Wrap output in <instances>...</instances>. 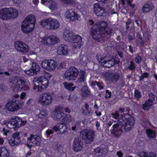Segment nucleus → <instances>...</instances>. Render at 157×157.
Masks as SVG:
<instances>
[{
  "mask_svg": "<svg viewBox=\"0 0 157 157\" xmlns=\"http://www.w3.org/2000/svg\"><path fill=\"white\" fill-rule=\"evenodd\" d=\"M79 73L78 70L72 67L67 70L64 73V78L68 81H74L77 78Z\"/></svg>",
  "mask_w": 157,
  "mask_h": 157,
  "instance_id": "nucleus-9",
  "label": "nucleus"
},
{
  "mask_svg": "<svg viewBox=\"0 0 157 157\" xmlns=\"http://www.w3.org/2000/svg\"><path fill=\"white\" fill-rule=\"evenodd\" d=\"M108 23H107L105 21H100L98 24V25L97 27L98 29L100 30L101 31L105 32H106L105 31L106 28L107 27Z\"/></svg>",
  "mask_w": 157,
  "mask_h": 157,
  "instance_id": "nucleus-28",
  "label": "nucleus"
},
{
  "mask_svg": "<svg viewBox=\"0 0 157 157\" xmlns=\"http://www.w3.org/2000/svg\"><path fill=\"white\" fill-rule=\"evenodd\" d=\"M135 68V66L134 63L131 61L130 64L128 66V68L131 70H132Z\"/></svg>",
  "mask_w": 157,
  "mask_h": 157,
  "instance_id": "nucleus-42",
  "label": "nucleus"
},
{
  "mask_svg": "<svg viewBox=\"0 0 157 157\" xmlns=\"http://www.w3.org/2000/svg\"><path fill=\"white\" fill-rule=\"evenodd\" d=\"M146 132L148 137L151 138H154L156 137V132L150 129H147Z\"/></svg>",
  "mask_w": 157,
  "mask_h": 157,
  "instance_id": "nucleus-33",
  "label": "nucleus"
},
{
  "mask_svg": "<svg viewBox=\"0 0 157 157\" xmlns=\"http://www.w3.org/2000/svg\"><path fill=\"white\" fill-rule=\"evenodd\" d=\"M105 78L110 82H117L119 77L118 73H113V71H108L103 73Z\"/></svg>",
  "mask_w": 157,
  "mask_h": 157,
  "instance_id": "nucleus-16",
  "label": "nucleus"
},
{
  "mask_svg": "<svg viewBox=\"0 0 157 157\" xmlns=\"http://www.w3.org/2000/svg\"><path fill=\"white\" fill-rule=\"evenodd\" d=\"M18 68L17 67H12L9 70V71H10L13 73H17L18 72Z\"/></svg>",
  "mask_w": 157,
  "mask_h": 157,
  "instance_id": "nucleus-45",
  "label": "nucleus"
},
{
  "mask_svg": "<svg viewBox=\"0 0 157 157\" xmlns=\"http://www.w3.org/2000/svg\"><path fill=\"white\" fill-rule=\"evenodd\" d=\"M52 100V97L49 92L42 93L39 97V102L43 106H47L50 105Z\"/></svg>",
  "mask_w": 157,
  "mask_h": 157,
  "instance_id": "nucleus-10",
  "label": "nucleus"
},
{
  "mask_svg": "<svg viewBox=\"0 0 157 157\" xmlns=\"http://www.w3.org/2000/svg\"><path fill=\"white\" fill-rule=\"evenodd\" d=\"M41 138L39 136L31 134L30 137L27 138V143L31 147L39 146L40 144Z\"/></svg>",
  "mask_w": 157,
  "mask_h": 157,
  "instance_id": "nucleus-15",
  "label": "nucleus"
},
{
  "mask_svg": "<svg viewBox=\"0 0 157 157\" xmlns=\"http://www.w3.org/2000/svg\"><path fill=\"white\" fill-rule=\"evenodd\" d=\"M31 69H30L25 71V72L28 75H35L34 74V72L32 71H31Z\"/></svg>",
  "mask_w": 157,
  "mask_h": 157,
  "instance_id": "nucleus-46",
  "label": "nucleus"
},
{
  "mask_svg": "<svg viewBox=\"0 0 157 157\" xmlns=\"http://www.w3.org/2000/svg\"><path fill=\"white\" fill-rule=\"evenodd\" d=\"M7 76H10L11 74L8 71H5L4 72L0 71V78H3L4 77V75Z\"/></svg>",
  "mask_w": 157,
  "mask_h": 157,
  "instance_id": "nucleus-40",
  "label": "nucleus"
},
{
  "mask_svg": "<svg viewBox=\"0 0 157 157\" xmlns=\"http://www.w3.org/2000/svg\"><path fill=\"white\" fill-rule=\"evenodd\" d=\"M154 6L152 3L147 2L144 5L142 8V10L144 12H147L152 10Z\"/></svg>",
  "mask_w": 157,
  "mask_h": 157,
  "instance_id": "nucleus-27",
  "label": "nucleus"
},
{
  "mask_svg": "<svg viewBox=\"0 0 157 157\" xmlns=\"http://www.w3.org/2000/svg\"><path fill=\"white\" fill-rule=\"evenodd\" d=\"M149 97L151 98L152 99V100L153 101L155 99V96L153 93H150L149 95Z\"/></svg>",
  "mask_w": 157,
  "mask_h": 157,
  "instance_id": "nucleus-58",
  "label": "nucleus"
},
{
  "mask_svg": "<svg viewBox=\"0 0 157 157\" xmlns=\"http://www.w3.org/2000/svg\"><path fill=\"white\" fill-rule=\"evenodd\" d=\"M48 7L52 10H55L57 8V5L56 3L54 1L50 0L48 2Z\"/></svg>",
  "mask_w": 157,
  "mask_h": 157,
  "instance_id": "nucleus-38",
  "label": "nucleus"
},
{
  "mask_svg": "<svg viewBox=\"0 0 157 157\" xmlns=\"http://www.w3.org/2000/svg\"><path fill=\"white\" fill-rule=\"evenodd\" d=\"M115 122L111 132L115 136L118 137L121 134L123 127L125 131H129L133 127L135 121L134 117L127 113L124 114L121 118Z\"/></svg>",
  "mask_w": 157,
  "mask_h": 157,
  "instance_id": "nucleus-1",
  "label": "nucleus"
},
{
  "mask_svg": "<svg viewBox=\"0 0 157 157\" xmlns=\"http://www.w3.org/2000/svg\"><path fill=\"white\" fill-rule=\"evenodd\" d=\"M42 67L50 71H53L56 67V63L53 59L45 60L41 62Z\"/></svg>",
  "mask_w": 157,
  "mask_h": 157,
  "instance_id": "nucleus-14",
  "label": "nucleus"
},
{
  "mask_svg": "<svg viewBox=\"0 0 157 157\" xmlns=\"http://www.w3.org/2000/svg\"><path fill=\"white\" fill-rule=\"evenodd\" d=\"M149 74L147 72H145L140 77V80H143L144 78H147Z\"/></svg>",
  "mask_w": 157,
  "mask_h": 157,
  "instance_id": "nucleus-43",
  "label": "nucleus"
},
{
  "mask_svg": "<svg viewBox=\"0 0 157 157\" xmlns=\"http://www.w3.org/2000/svg\"><path fill=\"white\" fill-rule=\"evenodd\" d=\"M40 24L44 28L51 30L57 29L60 25L58 20L51 17L42 20L40 22Z\"/></svg>",
  "mask_w": 157,
  "mask_h": 157,
  "instance_id": "nucleus-7",
  "label": "nucleus"
},
{
  "mask_svg": "<svg viewBox=\"0 0 157 157\" xmlns=\"http://www.w3.org/2000/svg\"><path fill=\"white\" fill-rule=\"evenodd\" d=\"M86 78L85 72L84 71H80L79 78H78V81L80 82H83L85 80Z\"/></svg>",
  "mask_w": 157,
  "mask_h": 157,
  "instance_id": "nucleus-34",
  "label": "nucleus"
},
{
  "mask_svg": "<svg viewBox=\"0 0 157 157\" xmlns=\"http://www.w3.org/2000/svg\"><path fill=\"white\" fill-rule=\"evenodd\" d=\"M47 136H49L51 134L53 133V131L51 129H48L46 132Z\"/></svg>",
  "mask_w": 157,
  "mask_h": 157,
  "instance_id": "nucleus-51",
  "label": "nucleus"
},
{
  "mask_svg": "<svg viewBox=\"0 0 157 157\" xmlns=\"http://www.w3.org/2000/svg\"><path fill=\"white\" fill-rule=\"evenodd\" d=\"M97 86L100 90L103 89V83L102 82H98V84H97Z\"/></svg>",
  "mask_w": 157,
  "mask_h": 157,
  "instance_id": "nucleus-52",
  "label": "nucleus"
},
{
  "mask_svg": "<svg viewBox=\"0 0 157 157\" xmlns=\"http://www.w3.org/2000/svg\"><path fill=\"white\" fill-rule=\"evenodd\" d=\"M26 123V121H23L21 118L17 117H14L11 119L7 126L10 128H12L13 127L19 128L22 125H24Z\"/></svg>",
  "mask_w": 157,
  "mask_h": 157,
  "instance_id": "nucleus-12",
  "label": "nucleus"
},
{
  "mask_svg": "<svg viewBox=\"0 0 157 157\" xmlns=\"http://www.w3.org/2000/svg\"><path fill=\"white\" fill-rule=\"evenodd\" d=\"M50 0H41V3L43 4L46 5L48 6V2H49Z\"/></svg>",
  "mask_w": 157,
  "mask_h": 157,
  "instance_id": "nucleus-54",
  "label": "nucleus"
},
{
  "mask_svg": "<svg viewBox=\"0 0 157 157\" xmlns=\"http://www.w3.org/2000/svg\"><path fill=\"white\" fill-rule=\"evenodd\" d=\"M63 37L66 41H71L73 37V33L70 30H64L63 33Z\"/></svg>",
  "mask_w": 157,
  "mask_h": 157,
  "instance_id": "nucleus-25",
  "label": "nucleus"
},
{
  "mask_svg": "<svg viewBox=\"0 0 157 157\" xmlns=\"http://www.w3.org/2000/svg\"><path fill=\"white\" fill-rule=\"evenodd\" d=\"M33 83L35 90H38L45 89L48 84V80L44 76L34 78L33 80Z\"/></svg>",
  "mask_w": 157,
  "mask_h": 157,
  "instance_id": "nucleus-6",
  "label": "nucleus"
},
{
  "mask_svg": "<svg viewBox=\"0 0 157 157\" xmlns=\"http://www.w3.org/2000/svg\"><path fill=\"white\" fill-rule=\"evenodd\" d=\"M68 132V128L67 126L65 127V128L64 129L63 131L61 133V134H67Z\"/></svg>",
  "mask_w": 157,
  "mask_h": 157,
  "instance_id": "nucleus-53",
  "label": "nucleus"
},
{
  "mask_svg": "<svg viewBox=\"0 0 157 157\" xmlns=\"http://www.w3.org/2000/svg\"><path fill=\"white\" fill-rule=\"evenodd\" d=\"M105 93L106 95H105V98H110L111 97V92L109 91L108 90H105Z\"/></svg>",
  "mask_w": 157,
  "mask_h": 157,
  "instance_id": "nucleus-47",
  "label": "nucleus"
},
{
  "mask_svg": "<svg viewBox=\"0 0 157 157\" xmlns=\"http://www.w3.org/2000/svg\"><path fill=\"white\" fill-rule=\"evenodd\" d=\"M36 19L34 15L31 14L27 16L25 18V21H26L30 24H32L34 26Z\"/></svg>",
  "mask_w": 157,
  "mask_h": 157,
  "instance_id": "nucleus-30",
  "label": "nucleus"
},
{
  "mask_svg": "<svg viewBox=\"0 0 157 157\" xmlns=\"http://www.w3.org/2000/svg\"><path fill=\"white\" fill-rule=\"evenodd\" d=\"M90 92L88 90V87L86 86H83L82 88L81 95L83 97H86L90 94Z\"/></svg>",
  "mask_w": 157,
  "mask_h": 157,
  "instance_id": "nucleus-31",
  "label": "nucleus"
},
{
  "mask_svg": "<svg viewBox=\"0 0 157 157\" xmlns=\"http://www.w3.org/2000/svg\"><path fill=\"white\" fill-rule=\"evenodd\" d=\"M19 132H18L14 133L12 138H20L19 137Z\"/></svg>",
  "mask_w": 157,
  "mask_h": 157,
  "instance_id": "nucleus-48",
  "label": "nucleus"
},
{
  "mask_svg": "<svg viewBox=\"0 0 157 157\" xmlns=\"http://www.w3.org/2000/svg\"><path fill=\"white\" fill-rule=\"evenodd\" d=\"M42 42L47 46H52L59 41V39L55 36L43 37Z\"/></svg>",
  "mask_w": 157,
  "mask_h": 157,
  "instance_id": "nucleus-18",
  "label": "nucleus"
},
{
  "mask_svg": "<svg viewBox=\"0 0 157 157\" xmlns=\"http://www.w3.org/2000/svg\"><path fill=\"white\" fill-rule=\"evenodd\" d=\"M22 105V102L19 100H13L8 102L6 106V109L10 112H14L19 110Z\"/></svg>",
  "mask_w": 157,
  "mask_h": 157,
  "instance_id": "nucleus-11",
  "label": "nucleus"
},
{
  "mask_svg": "<svg viewBox=\"0 0 157 157\" xmlns=\"http://www.w3.org/2000/svg\"><path fill=\"white\" fill-rule=\"evenodd\" d=\"M138 38L140 39V41H139V42L140 43V46L142 47H143L144 46V44L143 43V41L142 40V38L141 37H140L139 36V33H138Z\"/></svg>",
  "mask_w": 157,
  "mask_h": 157,
  "instance_id": "nucleus-50",
  "label": "nucleus"
},
{
  "mask_svg": "<svg viewBox=\"0 0 157 157\" xmlns=\"http://www.w3.org/2000/svg\"><path fill=\"white\" fill-rule=\"evenodd\" d=\"M58 53L60 55H66L68 52L67 46L64 44H61L57 49Z\"/></svg>",
  "mask_w": 157,
  "mask_h": 157,
  "instance_id": "nucleus-24",
  "label": "nucleus"
},
{
  "mask_svg": "<svg viewBox=\"0 0 157 157\" xmlns=\"http://www.w3.org/2000/svg\"><path fill=\"white\" fill-rule=\"evenodd\" d=\"M63 107L57 106L52 115V117L55 121H60L62 120L61 124L65 125L72 121V118L70 115H66L62 112Z\"/></svg>",
  "mask_w": 157,
  "mask_h": 157,
  "instance_id": "nucleus-2",
  "label": "nucleus"
},
{
  "mask_svg": "<svg viewBox=\"0 0 157 157\" xmlns=\"http://www.w3.org/2000/svg\"><path fill=\"white\" fill-rule=\"evenodd\" d=\"M143 157H156V154L153 152H150L149 153L144 152Z\"/></svg>",
  "mask_w": 157,
  "mask_h": 157,
  "instance_id": "nucleus-39",
  "label": "nucleus"
},
{
  "mask_svg": "<svg viewBox=\"0 0 157 157\" xmlns=\"http://www.w3.org/2000/svg\"><path fill=\"white\" fill-rule=\"evenodd\" d=\"M31 69V71H32L36 75L37 72L40 70V67L37 63L33 62V63Z\"/></svg>",
  "mask_w": 157,
  "mask_h": 157,
  "instance_id": "nucleus-35",
  "label": "nucleus"
},
{
  "mask_svg": "<svg viewBox=\"0 0 157 157\" xmlns=\"http://www.w3.org/2000/svg\"><path fill=\"white\" fill-rule=\"evenodd\" d=\"M80 136L86 143H90L93 140L94 133L91 130H84L81 132Z\"/></svg>",
  "mask_w": 157,
  "mask_h": 157,
  "instance_id": "nucleus-13",
  "label": "nucleus"
},
{
  "mask_svg": "<svg viewBox=\"0 0 157 157\" xmlns=\"http://www.w3.org/2000/svg\"><path fill=\"white\" fill-rule=\"evenodd\" d=\"M98 82H97V81H94L92 82L91 83V85L92 86H95L97 85L98 84Z\"/></svg>",
  "mask_w": 157,
  "mask_h": 157,
  "instance_id": "nucleus-64",
  "label": "nucleus"
},
{
  "mask_svg": "<svg viewBox=\"0 0 157 157\" xmlns=\"http://www.w3.org/2000/svg\"><path fill=\"white\" fill-rule=\"evenodd\" d=\"M94 10L95 13L97 16L104 17L106 15V12L104 9L101 7L100 3H95L94 5Z\"/></svg>",
  "mask_w": 157,
  "mask_h": 157,
  "instance_id": "nucleus-19",
  "label": "nucleus"
},
{
  "mask_svg": "<svg viewBox=\"0 0 157 157\" xmlns=\"http://www.w3.org/2000/svg\"><path fill=\"white\" fill-rule=\"evenodd\" d=\"M10 154L8 151L6 147L0 148V157H9Z\"/></svg>",
  "mask_w": 157,
  "mask_h": 157,
  "instance_id": "nucleus-29",
  "label": "nucleus"
},
{
  "mask_svg": "<svg viewBox=\"0 0 157 157\" xmlns=\"http://www.w3.org/2000/svg\"><path fill=\"white\" fill-rule=\"evenodd\" d=\"M111 115L113 118L116 119H118L119 117V114L117 111L112 113Z\"/></svg>",
  "mask_w": 157,
  "mask_h": 157,
  "instance_id": "nucleus-44",
  "label": "nucleus"
},
{
  "mask_svg": "<svg viewBox=\"0 0 157 157\" xmlns=\"http://www.w3.org/2000/svg\"><path fill=\"white\" fill-rule=\"evenodd\" d=\"M13 4L16 6L18 5L21 3L19 0H13Z\"/></svg>",
  "mask_w": 157,
  "mask_h": 157,
  "instance_id": "nucleus-56",
  "label": "nucleus"
},
{
  "mask_svg": "<svg viewBox=\"0 0 157 157\" xmlns=\"http://www.w3.org/2000/svg\"><path fill=\"white\" fill-rule=\"evenodd\" d=\"M96 58L99 63L105 67L110 68L113 66L115 63L114 58L109 59L107 56H104L101 54H98Z\"/></svg>",
  "mask_w": 157,
  "mask_h": 157,
  "instance_id": "nucleus-8",
  "label": "nucleus"
},
{
  "mask_svg": "<svg viewBox=\"0 0 157 157\" xmlns=\"http://www.w3.org/2000/svg\"><path fill=\"white\" fill-rule=\"evenodd\" d=\"M26 94L25 92L22 93L21 95V99H23L25 96Z\"/></svg>",
  "mask_w": 157,
  "mask_h": 157,
  "instance_id": "nucleus-62",
  "label": "nucleus"
},
{
  "mask_svg": "<svg viewBox=\"0 0 157 157\" xmlns=\"http://www.w3.org/2000/svg\"><path fill=\"white\" fill-rule=\"evenodd\" d=\"M73 38L72 42L73 47L75 48H80L83 44L82 37L77 35L73 36Z\"/></svg>",
  "mask_w": 157,
  "mask_h": 157,
  "instance_id": "nucleus-20",
  "label": "nucleus"
},
{
  "mask_svg": "<svg viewBox=\"0 0 157 157\" xmlns=\"http://www.w3.org/2000/svg\"><path fill=\"white\" fill-rule=\"evenodd\" d=\"M4 142V140L3 138L0 137V145H2Z\"/></svg>",
  "mask_w": 157,
  "mask_h": 157,
  "instance_id": "nucleus-61",
  "label": "nucleus"
},
{
  "mask_svg": "<svg viewBox=\"0 0 157 157\" xmlns=\"http://www.w3.org/2000/svg\"><path fill=\"white\" fill-rule=\"evenodd\" d=\"M34 26L26 21H23L22 23L21 30L24 33L31 32L33 29Z\"/></svg>",
  "mask_w": 157,
  "mask_h": 157,
  "instance_id": "nucleus-23",
  "label": "nucleus"
},
{
  "mask_svg": "<svg viewBox=\"0 0 157 157\" xmlns=\"http://www.w3.org/2000/svg\"><path fill=\"white\" fill-rule=\"evenodd\" d=\"M46 115V113L44 111L41 112L39 114L38 116L40 118L43 117H44Z\"/></svg>",
  "mask_w": 157,
  "mask_h": 157,
  "instance_id": "nucleus-49",
  "label": "nucleus"
},
{
  "mask_svg": "<svg viewBox=\"0 0 157 157\" xmlns=\"http://www.w3.org/2000/svg\"><path fill=\"white\" fill-rule=\"evenodd\" d=\"M63 84L64 87L70 91H74L76 88L75 86L73 87L74 84L72 83H68L67 82H65L63 83Z\"/></svg>",
  "mask_w": 157,
  "mask_h": 157,
  "instance_id": "nucleus-32",
  "label": "nucleus"
},
{
  "mask_svg": "<svg viewBox=\"0 0 157 157\" xmlns=\"http://www.w3.org/2000/svg\"><path fill=\"white\" fill-rule=\"evenodd\" d=\"M153 100L151 99H148L143 104L142 106L143 109L144 110H148L153 105Z\"/></svg>",
  "mask_w": 157,
  "mask_h": 157,
  "instance_id": "nucleus-26",
  "label": "nucleus"
},
{
  "mask_svg": "<svg viewBox=\"0 0 157 157\" xmlns=\"http://www.w3.org/2000/svg\"><path fill=\"white\" fill-rule=\"evenodd\" d=\"M11 80L13 83L12 86L14 91L22 90L27 91L30 89L29 82L26 80L16 77H11Z\"/></svg>",
  "mask_w": 157,
  "mask_h": 157,
  "instance_id": "nucleus-3",
  "label": "nucleus"
},
{
  "mask_svg": "<svg viewBox=\"0 0 157 157\" xmlns=\"http://www.w3.org/2000/svg\"><path fill=\"white\" fill-rule=\"evenodd\" d=\"M58 125H56L53 128V129L56 132H57L58 130H59V127H58Z\"/></svg>",
  "mask_w": 157,
  "mask_h": 157,
  "instance_id": "nucleus-60",
  "label": "nucleus"
},
{
  "mask_svg": "<svg viewBox=\"0 0 157 157\" xmlns=\"http://www.w3.org/2000/svg\"><path fill=\"white\" fill-rule=\"evenodd\" d=\"M57 67L59 69H62L63 67V64L61 63H58L57 65H56Z\"/></svg>",
  "mask_w": 157,
  "mask_h": 157,
  "instance_id": "nucleus-57",
  "label": "nucleus"
},
{
  "mask_svg": "<svg viewBox=\"0 0 157 157\" xmlns=\"http://www.w3.org/2000/svg\"><path fill=\"white\" fill-rule=\"evenodd\" d=\"M18 14L17 10L13 8H5L0 10V18L3 20L15 18Z\"/></svg>",
  "mask_w": 157,
  "mask_h": 157,
  "instance_id": "nucleus-4",
  "label": "nucleus"
},
{
  "mask_svg": "<svg viewBox=\"0 0 157 157\" xmlns=\"http://www.w3.org/2000/svg\"><path fill=\"white\" fill-rule=\"evenodd\" d=\"M9 143L10 145L12 146H14L18 144L17 143L15 142V141L12 138L9 140Z\"/></svg>",
  "mask_w": 157,
  "mask_h": 157,
  "instance_id": "nucleus-41",
  "label": "nucleus"
},
{
  "mask_svg": "<svg viewBox=\"0 0 157 157\" xmlns=\"http://www.w3.org/2000/svg\"><path fill=\"white\" fill-rule=\"evenodd\" d=\"M79 62L81 64H82L86 63L88 61V57L86 55H81L78 58Z\"/></svg>",
  "mask_w": 157,
  "mask_h": 157,
  "instance_id": "nucleus-36",
  "label": "nucleus"
},
{
  "mask_svg": "<svg viewBox=\"0 0 157 157\" xmlns=\"http://www.w3.org/2000/svg\"><path fill=\"white\" fill-rule=\"evenodd\" d=\"M65 15L67 19L72 21L78 20L79 17L78 15L72 10H67Z\"/></svg>",
  "mask_w": 157,
  "mask_h": 157,
  "instance_id": "nucleus-22",
  "label": "nucleus"
},
{
  "mask_svg": "<svg viewBox=\"0 0 157 157\" xmlns=\"http://www.w3.org/2000/svg\"><path fill=\"white\" fill-rule=\"evenodd\" d=\"M14 45L16 49L20 53L25 54L27 53L29 50L28 46L21 41H16Z\"/></svg>",
  "mask_w": 157,
  "mask_h": 157,
  "instance_id": "nucleus-17",
  "label": "nucleus"
},
{
  "mask_svg": "<svg viewBox=\"0 0 157 157\" xmlns=\"http://www.w3.org/2000/svg\"><path fill=\"white\" fill-rule=\"evenodd\" d=\"M106 149L103 150L102 149H101L99 147L97 148L94 150L95 153L97 156L101 155L103 154H105L106 152Z\"/></svg>",
  "mask_w": 157,
  "mask_h": 157,
  "instance_id": "nucleus-37",
  "label": "nucleus"
},
{
  "mask_svg": "<svg viewBox=\"0 0 157 157\" xmlns=\"http://www.w3.org/2000/svg\"><path fill=\"white\" fill-rule=\"evenodd\" d=\"M13 140H14L15 142L19 144L21 142L20 138H12Z\"/></svg>",
  "mask_w": 157,
  "mask_h": 157,
  "instance_id": "nucleus-55",
  "label": "nucleus"
},
{
  "mask_svg": "<svg viewBox=\"0 0 157 157\" xmlns=\"http://www.w3.org/2000/svg\"><path fill=\"white\" fill-rule=\"evenodd\" d=\"M117 155L118 156V157H122L123 153L121 151H118L117 152Z\"/></svg>",
  "mask_w": 157,
  "mask_h": 157,
  "instance_id": "nucleus-59",
  "label": "nucleus"
},
{
  "mask_svg": "<svg viewBox=\"0 0 157 157\" xmlns=\"http://www.w3.org/2000/svg\"><path fill=\"white\" fill-rule=\"evenodd\" d=\"M85 108H86V111H89V105L87 104H85Z\"/></svg>",
  "mask_w": 157,
  "mask_h": 157,
  "instance_id": "nucleus-63",
  "label": "nucleus"
},
{
  "mask_svg": "<svg viewBox=\"0 0 157 157\" xmlns=\"http://www.w3.org/2000/svg\"><path fill=\"white\" fill-rule=\"evenodd\" d=\"M101 31L96 28L95 29L92 31V35L93 38L98 41H105L111 36L112 33V29L111 28H109L105 33Z\"/></svg>",
  "mask_w": 157,
  "mask_h": 157,
  "instance_id": "nucleus-5",
  "label": "nucleus"
},
{
  "mask_svg": "<svg viewBox=\"0 0 157 157\" xmlns=\"http://www.w3.org/2000/svg\"><path fill=\"white\" fill-rule=\"evenodd\" d=\"M83 144L81 140L78 138H75L73 142V149L74 151L78 152L81 151Z\"/></svg>",
  "mask_w": 157,
  "mask_h": 157,
  "instance_id": "nucleus-21",
  "label": "nucleus"
}]
</instances>
